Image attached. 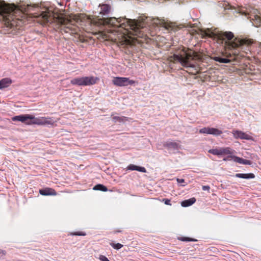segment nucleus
Wrapping results in <instances>:
<instances>
[{"instance_id": "72a5a7b5", "label": "nucleus", "mask_w": 261, "mask_h": 261, "mask_svg": "<svg viewBox=\"0 0 261 261\" xmlns=\"http://www.w3.org/2000/svg\"><path fill=\"white\" fill-rule=\"evenodd\" d=\"M202 190L204 191L208 190L210 188L208 186H203L202 188Z\"/></svg>"}, {"instance_id": "f3484780", "label": "nucleus", "mask_w": 261, "mask_h": 261, "mask_svg": "<svg viewBox=\"0 0 261 261\" xmlns=\"http://www.w3.org/2000/svg\"><path fill=\"white\" fill-rule=\"evenodd\" d=\"M236 177L246 179H253L255 178V175L253 173H237L235 174Z\"/></svg>"}, {"instance_id": "c9c22d12", "label": "nucleus", "mask_w": 261, "mask_h": 261, "mask_svg": "<svg viewBox=\"0 0 261 261\" xmlns=\"http://www.w3.org/2000/svg\"><path fill=\"white\" fill-rule=\"evenodd\" d=\"M87 18H88L89 20H91V17H87Z\"/></svg>"}, {"instance_id": "7c9ffc66", "label": "nucleus", "mask_w": 261, "mask_h": 261, "mask_svg": "<svg viewBox=\"0 0 261 261\" xmlns=\"http://www.w3.org/2000/svg\"><path fill=\"white\" fill-rule=\"evenodd\" d=\"M99 258L100 261H110L106 256L102 255H100Z\"/></svg>"}, {"instance_id": "e433bc0d", "label": "nucleus", "mask_w": 261, "mask_h": 261, "mask_svg": "<svg viewBox=\"0 0 261 261\" xmlns=\"http://www.w3.org/2000/svg\"><path fill=\"white\" fill-rule=\"evenodd\" d=\"M253 16L257 17V16H258V15L257 14H255Z\"/></svg>"}, {"instance_id": "5701e85b", "label": "nucleus", "mask_w": 261, "mask_h": 261, "mask_svg": "<svg viewBox=\"0 0 261 261\" xmlns=\"http://www.w3.org/2000/svg\"><path fill=\"white\" fill-rule=\"evenodd\" d=\"M220 155H231V154L232 153V152L231 151L230 148L225 147V148H220Z\"/></svg>"}, {"instance_id": "a878e982", "label": "nucleus", "mask_w": 261, "mask_h": 261, "mask_svg": "<svg viewBox=\"0 0 261 261\" xmlns=\"http://www.w3.org/2000/svg\"><path fill=\"white\" fill-rule=\"evenodd\" d=\"M179 240H180L181 241H185V242H195V241H197L195 239H193V238H189V237H181L179 239Z\"/></svg>"}, {"instance_id": "6ab92c4d", "label": "nucleus", "mask_w": 261, "mask_h": 261, "mask_svg": "<svg viewBox=\"0 0 261 261\" xmlns=\"http://www.w3.org/2000/svg\"><path fill=\"white\" fill-rule=\"evenodd\" d=\"M247 18L249 19L250 21L254 27H259L261 26V17H247Z\"/></svg>"}, {"instance_id": "1a4fd4ad", "label": "nucleus", "mask_w": 261, "mask_h": 261, "mask_svg": "<svg viewBox=\"0 0 261 261\" xmlns=\"http://www.w3.org/2000/svg\"><path fill=\"white\" fill-rule=\"evenodd\" d=\"M16 17H2V20L4 23V27L7 28L8 30L9 29H13L14 30L15 28L18 25V21H21V20L18 19H15Z\"/></svg>"}, {"instance_id": "6e6552de", "label": "nucleus", "mask_w": 261, "mask_h": 261, "mask_svg": "<svg viewBox=\"0 0 261 261\" xmlns=\"http://www.w3.org/2000/svg\"><path fill=\"white\" fill-rule=\"evenodd\" d=\"M112 83L117 86L123 87L133 85L135 84L136 82L134 80H129L128 77H115L112 80Z\"/></svg>"}, {"instance_id": "dca6fc26", "label": "nucleus", "mask_w": 261, "mask_h": 261, "mask_svg": "<svg viewBox=\"0 0 261 261\" xmlns=\"http://www.w3.org/2000/svg\"><path fill=\"white\" fill-rule=\"evenodd\" d=\"M12 83V80L9 78H4L0 80V89L8 87Z\"/></svg>"}, {"instance_id": "20e7f679", "label": "nucleus", "mask_w": 261, "mask_h": 261, "mask_svg": "<svg viewBox=\"0 0 261 261\" xmlns=\"http://www.w3.org/2000/svg\"><path fill=\"white\" fill-rule=\"evenodd\" d=\"M219 7L223 9L225 12L224 15H236L239 14L241 15H251V8H247L242 6L234 7L231 6L228 2L223 1L219 2L218 4Z\"/></svg>"}, {"instance_id": "cd10ccee", "label": "nucleus", "mask_w": 261, "mask_h": 261, "mask_svg": "<svg viewBox=\"0 0 261 261\" xmlns=\"http://www.w3.org/2000/svg\"><path fill=\"white\" fill-rule=\"evenodd\" d=\"M137 166H138L136 165L130 164L127 166V170H132V171L137 170Z\"/></svg>"}, {"instance_id": "a211bd4d", "label": "nucleus", "mask_w": 261, "mask_h": 261, "mask_svg": "<svg viewBox=\"0 0 261 261\" xmlns=\"http://www.w3.org/2000/svg\"><path fill=\"white\" fill-rule=\"evenodd\" d=\"M196 198L194 197L185 200L181 202V205L182 207H188L192 205L196 202Z\"/></svg>"}, {"instance_id": "393cba45", "label": "nucleus", "mask_w": 261, "mask_h": 261, "mask_svg": "<svg viewBox=\"0 0 261 261\" xmlns=\"http://www.w3.org/2000/svg\"><path fill=\"white\" fill-rule=\"evenodd\" d=\"M208 152L210 153L214 154V155H220V148L219 149H217V148L211 149H210L208 151Z\"/></svg>"}, {"instance_id": "423d86ee", "label": "nucleus", "mask_w": 261, "mask_h": 261, "mask_svg": "<svg viewBox=\"0 0 261 261\" xmlns=\"http://www.w3.org/2000/svg\"><path fill=\"white\" fill-rule=\"evenodd\" d=\"M43 18V22L41 23L42 25H46L47 23L51 21L49 18H53V21H56L57 24L61 28L70 29V25L72 24V22L76 19L80 20L81 17H41ZM84 18L85 17H83Z\"/></svg>"}, {"instance_id": "4be33fe9", "label": "nucleus", "mask_w": 261, "mask_h": 261, "mask_svg": "<svg viewBox=\"0 0 261 261\" xmlns=\"http://www.w3.org/2000/svg\"><path fill=\"white\" fill-rule=\"evenodd\" d=\"M213 59L217 62L221 63H228L231 62V60L228 58H223L220 56L214 57Z\"/></svg>"}, {"instance_id": "9b49d317", "label": "nucleus", "mask_w": 261, "mask_h": 261, "mask_svg": "<svg viewBox=\"0 0 261 261\" xmlns=\"http://www.w3.org/2000/svg\"><path fill=\"white\" fill-rule=\"evenodd\" d=\"M231 159H232L235 162L243 165H251L252 164V162L250 160H246L236 155H228L226 158H224L223 160L228 161L230 160Z\"/></svg>"}, {"instance_id": "c85d7f7f", "label": "nucleus", "mask_w": 261, "mask_h": 261, "mask_svg": "<svg viewBox=\"0 0 261 261\" xmlns=\"http://www.w3.org/2000/svg\"><path fill=\"white\" fill-rule=\"evenodd\" d=\"M136 171H138L139 172H141L142 173H146L147 172L146 169L144 167H142V166H137Z\"/></svg>"}, {"instance_id": "39448f33", "label": "nucleus", "mask_w": 261, "mask_h": 261, "mask_svg": "<svg viewBox=\"0 0 261 261\" xmlns=\"http://www.w3.org/2000/svg\"><path fill=\"white\" fill-rule=\"evenodd\" d=\"M174 59L175 60L179 62L182 66L188 68H194L195 65L191 62L195 58L191 53L187 52L184 49L180 51L177 54H174Z\"/></svg>"}, {"instance_id": "2f4dec72", "label": "nucleus", "mask_w": 261, "mask_h": 261, "mask_svg": "<svg viewBox=\"0 0 261 261\" xmlns=\"http://www.w3.org/2000/svg\"><path fill=\"white\" fill-rule=\"evenodd\" d=\"M163 201H164V203L166 205H171L170 200L169 199H164Z\"/></svg>"}, {"instance_id": "7ed1b4c3", "label": "nucleus", "mask_w": 261, "mask_h": 261, "mask_svg": "<svg viewBox=\"0 0 261 261\" xmlns=\"http://www.w3.org/2000/svg\"><path fill=\"white\" fill-rule=\"evenodd\" d=\"M13 121H20L27 125L37 124L40 125H53L54 122L50 118L46 117H35L30 114H21L13 117Z\"/></svg>"}, {"instance_id": "bb28decb", "label": "nucleus", "mask_w": 261, "mask_h": 261, "mask_svg": "<svg viewBox=\"0 0 261 261\" xmlns=\"http://www.w3.org/2000/svg\"><path fill=\"white\" fill-rule=\"evenodd\" d=\"M110 245L113 248L116 250L120 249L123 247V245L120 243H111Z\"/></svg>"}, {"instance_id": "c756f323", "label": "nucleus", "mask_w": 261, "mask_h": 261, "mask_svg": "<svg viewBox=\"0 0 261 261\" xmlns=\"http://www.w3.org/2000/svg\"><path fill=\"white\" fill-rule=\"evenodd\" d=\"M74 236H84L86 235V233L83 231H77L72 233Z\"/></svg>"}, {"instance_id": "0eeeda50", "label": "nucleus", "mask_w": 261, "mask_h": 261, "mask_svg": "<svg viewBox=\"0 0 261 261\" xmlns=\"http://www.w3.org/2000/svg\"><path fill=\"white\" fill-rule=\"evenodd\" d=\"M99 80L98 77L94 76L75 77L71 80V84L79 86H91L96 84Z\"/></svg>"}, {"instance_id": "f257e3e1", "label": "nucleus", "mask_w": 261, "mask_h": 261, "mask_svg": "<svg viewBox=\"0 0 261 261\" xmlns=\"http://www.w3.org/2000/svg\"><path fill=\"white\" fill-rule=\"evenodd\" d=\"M23 14L32 16H55L53 8L44 3H40L30 5H15L6 3L0 0V15Z\"/></svg>"}, {"instance_id": "ddd939ff", "label": "nucleus", "mask_w": 261, "mask_h": 261, "mask_svg": "<svg viewBox=\"0 0 261 261\" xmlns=\"http://www.w3.org/2000/svg\"><path fill=\"white\" fill-rule=\"evenodd\" d=\"M220 38L226 43H230V41L234 38V35L231 32H222L220 34Z\"/></svg>"}, {"instance_id": "b1692460", "label": "nucleus", "mask_w": 261, "mask_h": 261, "mask_svg": "<svg viewBox=\"0 0 261 261\" xmlns=\"http://www.w3.org/2000/svg\"><path fill=\"white\" fill-rule=\"evenodd\" d=\"M93 189L94 190H98V191H103V192H106L108 190V188L106 186H104L103 185L100 184L96 185L93 187Z\"/></svg>"}, {"instance_id": "aec40b11", "label": "nucleus", "mask_w": 261, "mask_h": 261, "mask_svg": "<svg viewBox=\"0 0 261 261\" xmlns=\"http://www.w3.org/2000/svg\"><path fill=\"white\" fill-rule=\"evenodd\" d=\"M130 119V118L125 117V116H113L112 117L113 121L116 122H118L120 123H124L127 121H129Z\"/></svg>"}, {"instance_id": "f704fd0d", "label": "nucleus", "mask_w": 261, "mask_h": 261, "mask_svg": "<svg viewBox=\"0 0 261 261\" xmlns=\"http://www.w3.org/2000/svg\"><path fill=\"white\" fill-rule=\"evenodd\" d=\"M2 253L3 254H5V253L4 252V251L0 250V254Z\"/></svg>"}, {"instance_id": "f8f14e48", "label": "nucleus", "mask_w": 261, "mask_h": 261, "mask_svg": "<svg viewBox=\"0 0 261 261\" xmlns=\"http://www.w3.org/2000/svg\"><path fill=\"white\" fill-rule=\"evenodd\" d=\"M232 133L236 139H245L247 140H252L251 136L241 130H233Z\"/></svg>"}, {"instance_id": "4c0bfd02", "label": "nucleus", "mask_w": 261, "mask_h": 261, "mask_svg": "<svg viewBox=\"0 0 261 261\" xmlns=\"http://www.w3.org/2000/svg\"><path fill=\"white\" fill-rule=\"evenodd\" d=\"M117 232H121V231L120 230H118V231H117Z\"/></svg>"}, {"instance_id": "58836bf2", "label": "nucleus", "mask_w": 261, "mask_h": 261, "mask_svg": "<svg viewBox=\"0 0 261 261\" xmlns=\"http://www.w3.org/2000/svg\"><path fill=\"white\" fill-rule=\"evenodd\" d=\"M25 18H28V17H26Z\"/></svg>"}, {"instance_id": "f03ea898", "label": "nucleus", "mask_w": 261, "mask_h": 261, "mask_svg": "<svg viewBox=\"0 0 261 261\" xmlns=\"http://www.w3.org/2000/svg\"><path fill=\"white\" fill-rule=\"evenodd\" d=\"M101 22L107 25L118 26L123 28L133 35L139 36L141 30L145 27V19H129L127 17H102L98 19Z\"/></svg>"}, {"instance_id": "473e14b6", "label": "nucleus", "mask_w": 261, "mask_h": 261, "mask_svg": "<svg viewBox=\"0 0 261 261\" xmlns=\"http://www.w3.org/2000/svg\"><path fill=\"white\" fill-rule=\"evenodd\" d=\"M176 181L178 183H184L185 179L182 178H176Z\"/></svg>"}, {"instance_id": "4468645a", "label": "nucleus", "mask_w": 261, "mask_h": 261, "mask_svg": "<svg viewBox=\"0 0 261 261\" xmlns=\"http://www.w3.org/2000/svg\"><path fill=\"white\" fill-rule=\"evenodd\" d=\"M39 193L43 196L56 195V191L50 188H44L39 190Z\"/></svg>"}, {"instance_id": "412c9836", "label": "nucleus", "mask_w": 261, "mask_h": 261, "mask_svg": "<svg viewBox=\"0 0 261 261\" xmlns=\"http://www.w3.org/2000/svg\"><path fill=\"white\" fill-rule=\"evenodd\" d=\"M164 146L168 149L177 150L179 144L176 142H167L164 144Z\"/></svg>"}, {"instance_id": "9d476101", "label": "nucleus", "mask_w": 261, "mask_h": 261, "mask_svg": "<svg viewBox=\"0 0 261 261\" xmlns=\"http://www.w3.org/2000/svg\"><path fill=\"white\" fill-rule=\"evenodd\" d=\"M199 132L200 134H210L216 136H220L222 134V132L221 130L216 128L209 127L201 128L200 129Z\"/></svg>"}, {"instance_id": "2eb2a0df", "label": "nucleus", "mask_w": 261, "mask_h": 261, "mask_svg": "<svg viewBox=\"0 0 261 261\" xmlns=\"http://www.w3.org/2000/svg\"><path fill=\"white\" fill-rule=\"evenodd\" d=\"M99 7L100 8L99 14L106 15L110 14L111 11V7L110 5L108 4H100Z\"/></svg>"}]
</instances>
